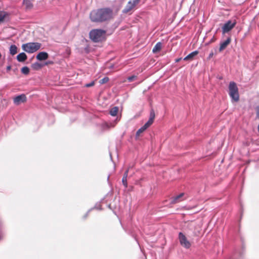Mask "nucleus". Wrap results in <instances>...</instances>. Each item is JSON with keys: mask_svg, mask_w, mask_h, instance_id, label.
I'll return each instance as SVG.
<instances>
[{"mask_svg": "<svg viewBox=\"0 0 259 259\" xmlns=\"http://www.w3.org/2000/svg\"><path fill=\"white\" fill-rule=\"evenodd\" d=\"M95 84V81H92L90 83H87L84 85V87H87V88H90V87H93L94 86Z\"/></svg>", "mask_w": 259, "mask_h": 259, "instance_id": "obj_30", "label": "nucleus"}, {"mask_svg": "<svg viewBox=\"0 0 259 259\" xmlns=\"http://www.w3.org/2000/svg\"><path fill=\"white\" fill-rule=\"evenodd\" d=\"M118 111V107L115 106L111 109L110 110V114L111 115L114 116L117 115Z\"/></svg>", "mask_w": 259, "mask_h": 259, "instance_id": "obj_19", "label": "nucleus"}, {"mask_svg": "<svg viewBox=\"0 0 259 259\" xmlns=\"http://www.w3.org/2000/svg\"><path fill=\"white\" fill-rule=\"evenodd\" d=\"M257 116L259 118V108H258L257 111Z\"/></svg>", "mask_w": 259, "mask_h": 259, "instance_id": "obj_39", "label": "nucleus"}, {"mask_svg": "<svg viewBox=\"0 0 259 259\" xmlns=\"http://www.w3.org/2000/svg\"><path fill=\"white\" fill-rule=\"evenodd\" d=\"M27 58V56L25 53H21L17 56V60L20 62H24Z\"/></svg>", "mask_w": 259, "mask_h": 259, "instance_id": "obj_14", "label": "nucleus"}, {"mask_svg": "<svg viewBox=\"0 0 259 259\" xmlns=\"http://www.w3.org/2000/svg\"><path fill=\"white\" fill-rule=\"evenodd\" d=\"M153 121L148 119V121L142 126L145 130L148 128L152 123Z\"/></svg>", "mask_w": 259, "mask_h": 259, "instance_id": "obj_25", "label": "nucleus"}, {"mask_svg": "<svg viewBox=\"0 0 259 259\" xmlns=\"http://www.w3.org/2000/svg\"><path fill=\"white\" fill-rule=\"evenodd\" d=\"M90 210H89V211L86 213V214L84 215V217H84V219H85V218L88 217V214H89V212H90Z\"/></svg>", "mask_w": 259, "mask_h": 259, "instance_id": "obj_36", "label": "nucleus"}, {"mask_svg": "<svg viewBox=\"0 0 259 259\" xmlns=\"http://www.w3.org/2000/svg\"><path fill=\"white\" fill-rule=\"evenodd\" d=\"M95 208L98 209H101V206L100 205H99V207H97V206H95Z\"/></svg>", "mask_w": 259, "mask_h": 259, "instance_id": "obj_37", "label": "nucleus"}, {"mask_svg": "<svg viewBox=\"0 0 259 259\" xmlns=\"http://www.w3.org/2000/svg\"><path fill=\"white\" fill-rule=\"evenodd\" d=\"M179 239L181 245L186 248H189L191 246L190 242L187 240L185 235L182 232L179 234Z\"/></svg>", "mask_w": 259, "mask_h": 259, "instance_id": "obj_6", "label": "nucleus"}, {"mask_svg": "<svg viewBox=\"0 0 259 259\" xmlns=\"http://www.w3.org/2000/svg\"><path fill=\"white\" fill-rule=\"evenodd\" d=\"M213 56V53L212 52H211L209 54V56H208V59H210L212 57V56Z\"/></svg>", "mask_w": 259, "mask_h": 259, "instance_id": "obj_33", "label": "nucleus"}, {"mask_svg": "<svg viewBox=\"0 0 259 259\" xmlns=\"http://www.w3.org/2000/svg\"><path fill=\"white\" fill-rule=\"evenodd\" d=\"M27 98L24 94H21L17 96L14 98V103L16 105H19L22 103H24L26 101Z\"/></svg>", "mask_w": 259, "mask_h": 259, "instance_id": "obj_9", "label": "nucleus"}, {"mask_svg": "<svg viewBox=\"0 0 259 259\" xmlns=\"http://www.w3.org/2000/svg\"><path fill=\"white\" fill-rule=\"evenodd\" d=\"M140 0H132L129 1L123 10V13H127L131 11L140 2Z\"/></svg>", "mask_w": 259, "mask_h": 259, "instance_id": "obj_7", "label": "nucleus"}, {"mask_svg": "<svg viewBox=\"0 0 259 259\" xmlns=\"http://www.w3.org/2000/svg\"><path fill=\"white\" fill-rule=\"evenodd\" d=\"M92 209H93V208H92V209H90V210H92Z\"/></svg>", "mask_w": 259, "mask_h": 259, "instance_id": "obj_41", "label": "nucleus"}, {"mask_svg": "<svg viewBox=\"0 0 259 259\" xmlns=\"http://www.w3.org/2000/svg\"><path fill=\"white\" fill-rule=\"evenodd\" d=\"M154 118H155L154 111L153 109H152L150 111V117L149 118V120L152 121L153 122Z\"/></svg>", "mask_w": 259, "mask_h": 259, "instance_id": "obj_26", "label": "nucleus"}, {"mask_svg": "<svg viewBox=\"0 0 259 259\" xmlns=\"http://www.w3.org/2000/svg\"><path fill=\"white\" fill-rule=\"evenodd\" d=\"M17 53V47L15 45H12L10 47V53L14 55Z\"/></svg>", "mask_w": 259, "mask_h": 259, "instance_id": "obj_18", "label": "nucleus"}, {"mask_svg": "<svg viewBox=\"0 0 259 259\" xmlns=\"http://www.w3.org/2000/svg\"><path fill=\"white\" fill-rule=\"evenodd\" d=\"M106 31L100 29L92 30L89 33L90 38L95 42H98L102 41L105 38Z\"/></svg>", "mask_w": 259, "mask_h": 259, "instance_id": "obj_2", "label": "nucleus"}, {"mask_svg": "<svg viewBox=\"0 0 259 259\" xmlns=\"http://www.w3.org/2000/svg\"><path fill=\"white\" fill-rule=\"evenodd\" d=\"M136 78H137L136 76L132 75V76H128L127 79V80L129 82H132Z\"/></svg>", "mask_w": 259, "mask_h": 259, "instance_id": "obj_29", "label": "nucleus"}, {"mask_svg": "<svg viewBox=\"0 0 259 259\" xmlns=\"http://www.w3.org/2000/svg\"><path fill=\"white\" fill-rule=\"evenodd\" d=\"M198 54V52L197 51H194L190 54H189L188 55H187L186 57H185L183 60L185 61L191 60L196 55H197Z\"/></svg>", "mask_w": 259, "mask_h": 259, "instance_id": "obj_15", "label": "nucleus"}, {"mask_svg": "<svg viewBox=\"0 0 259 259\" xmlns=\"http://www.w3.org/2000/svg\"><path fill=\"white\" fill-rule=\"evenodd\" d=\"M21 72L24 74L27 75L29 73V69L28 67H23L21 69Z\"/></svg>", "mask_w": 259, "mask_h": 259, "instance_id": "obj_22", "label": "nucleus"}, {"mask_svg": "<svg viewBox=\"0 0 259 259\" xmlns=\"http://www.w3.org/2000/svg\"><path fill=\"white\" fill-rule=\"evenodd\" d=\"M153 121L148 119V121L142 126L145 130L148 128L152 123Z\"/></svg>", "mask_w": 259, "mask_h": 259, "instance_id": "obj_24", "label": "nucleus"}, {"mask_svg": "<svg viewBox=\"0 0 259 259\" xmlns=\"http://www.w3.org/2000/svg\"><path fill=\"white\" fill-rule=\"evenodd\" d=\"M23 5L26 10H31L33 8V4L30 0H23Z\"/></svg>", "mask_w": 259, "mask_h": 259, "instance_id": "obj_13", "label": "nucleus"}, {"mask_svg": "<svg viewBox=\"0 0 259 259\" xmlns=\"http://www.w3.org/2000/svg\"><path fill=\"white\" fill-rule=\"evenodd\" d=\"M128 169H127L124 173L123 178L127 179L128 176Z\"/></svg>", "mask_w": 259, "mask_h": 259, "instance_id": "obj_32", "label": "nucleus"}, {"mask_svg": "<svg viewBox=\"0 0 259 259\" xmlns=\"http://www.w3.org/2000/svg\"><path fill=\"white\" fill-rule=\"evenodd\" d=\"M244 250V245H242L241 248L235 249L230 259H241L243 256Z\"/></svg>", "mask_w": 259, "mask_h": 259, "instance_id": "obj_8", "label": "nucleus"}, {"mask_svg": "<svg viewBox=\"0 0 259 259\" xmlns=\"http://www.w3.org/2000/svg\"><path fill=\"white\" fill-rule=\"evenodd\" d=\"M162 48V44L160 42H158L156 43V44L155 45L154 48L152 50V52L153 53H156L159 51H160Z\"/></svg>", "mask_w": 259, "mask_h": 259, "instance_id": "obj_16", "label": "nucleus"}, {"mask_svg": "<svg viewBox=\"0 0 259 259\" xmlns=\"http://www.w3.org/2000/svg\"><path fill=\"white\" fill-rule=\"evenodd\" d=\"M8 16V13L5 11L0 12V24L5 21V18Z\"/></svg>", "mask_w": 259, "mask_h": 259, "instance_id": "obj_17", "label": "nucleus"}, {"mask_svg": "<svg viewBox=\"0 0 259 259\" xmlns=\"http://www.w3.org/2000/svg\"><path fill=\"white\" fill-rule=\"evenodd\" d=\"M36 58L39 61H44L49 58V54L47 52H41L37 55Z\"/></svg>", "mask_w": 259, "mask_h": 259, "instance_id": "obj_10", "label": "nucleus"}, {"mask_svg": "<svg viewBox=\"0 0 259 259\" xmlns=\"http://www.w3.org/2000/svg\"><path fill=\"white\" fill-rule=\"evenodd\" d=\"M184 193H182L180 194L179 195L173 197L171 199V203L175 204V203H178V202L182 201L183 200V199L182 198L184 196Z\"/></svg>", "mask_w": 259, "mask_h": 259, "instance_id": "obj_11", "label": "nucleus"}, {"mask_svg": "<svg viewBox=\"0 0 259 259\" xmlns=\"http://www.w3.org/2000/svg\"><path fill=\"white\" fill-rule=\"evenodd\" d=\"M229 95L232 100L237 102L239 100L238 89L236 83L234 81H231L229 85Z\"/></svg>", "mask_w": 259, "mask_h": 259, "instance_id": "obj_3", "label": "nucleus"}, {"mask_svg": "<svg viewBox=\"0 0 259 259\" xmlns=\"http://www.w3.org/2000/svg\"><path fill=\"white\" fill-rule=\"evenodd\" d=\"M109 79L108 77H105L99 80V83L101 84H103L104 83L107 82L109 81Z\"/></svg>", "mask_w": 259, "mask_h": 259, "instance_id": "obj_27", "label": "nucleus"}, {"mask_svg": "<svg viewBox=\"0 0 259 259\" xmlns=\"http://www.w3.org/2000/svg\"><path fill=\"white\" fill-rule=\"evenodd\" d=\"M231 38L228 37L225 41L221 42L220 44V47L219 48V52H222L223 50H224L227 46L231 42Z\"/></svg>", "mask_w": 259, "mask_h": 259, "instance_id": "obj_12", "label": "nucleus"}, {"mask_svg": "<svg viewBox=\"0 0 259 259\" xmlns=\"http://www.w3.org/2000/svg\"><path fill=\"white\" fill-rule=\"evenodd\" d=\"M42 67V65L38 62H35L32 65V67L33 68V69L35 70H38L40 69Z\"/></svg>", "mask_w": 259, "mask_h": 259, "instance_id": "obj_21", "label": "nucleus"}, {"mask_svg": "<svg viewBox=\"0 0 259 259\" xmlns=\"http://www.w3.org/2000/svg\"><path fill=\"white\" fill-rule=\"evenodd\" d=\"M153 121L148 119V121L142 126L145 130L148 128L152 123Z\"/></svg>", "mask_w": 259, "mask_h": 259, "instance_id": "obj_23", "label": "nucleus"}, {"mask_svg": "<svg viewBox=\"0 0 259 259\" xmlns=\"http://www.w3.org/2000/svg\"><path fill=\"white\" fill-rule=\"evenodd\" d=\"M92 209H93V208H92V209H90V210H92Z\"/></svg>", "mask_w": 259, "mask_h": 259, "instance_id": "obj_42", "label": "nucleus"}, {"mask_svg": "<svg viewBox=\"0 0 259 259\" xmlns=\"http://www.w3.org/2000/svg\"><path fill=\"white\" fill-rule=\"evenodd\" d=\"M236 22L235 20H228L227 21L222 27V33L225 34L230 31L236 25Z\"/></svg>", "mask_w": 259, "mask_h": 259, "instance_id": "obj_5", "label": "nucleus"}, {"mask_svg": "<svg viewBox=\"0 0 259 259\" xmlns=\"http://www.w3.org/2000/svg\"><path fill=\"white\" fill-rule=\"evenodd\" d=\"M11 66H7V71L10 70L11 69Z\"/></svg>", "mask_w": 259, "mask_h": 259, "instance_id": "obj_38", "label": "nucleus"}, {"mask_svg": "<svg viewBox=\"0 0 259 259\" xmlns=\"http://www.w3.org/2000/svg\"><path fill=\"white\" fill-rule=\"evenodd\" d=\"M122 182L123 185L125 188L127 187V179L123 178L122 179Z\"/></svg>", "mask_w": 259, "mask_h": 259, "instance_id": "obj_31", "label": "nucleus"}, {"mask_svg": "<svg viewBox=\"0 0 259 259\" xmlns=\"http://www.w3.org/2000/svg\"><path fill=\"white\" fill-rule=\"evenodd\" d=\"M257 130H258V132H259V124H258V126H257Z\"/></svg>", "mask_w": 259, "mask_h": 259, "instance_id": "obj_40", "label": "nucleus"}, {"mask_svg": "<svg viewBox=\"0 0 259 259\" xmlns=\"http://www.w3.org/2000/svg\"><path fill=\"white\" fill-rule=\"evenodd\" d=\"M41 47V44L38 42H28L23 44L22 49L29 53H33L38 50Z\"/></svg>", "mask_w": 259, "mask_h": 259, "instance_id": "obj_4", "label": "nucleus"}, {"mask_svg": "<svg viewBox=\"0 0 259 259\" xmlns=\"http://www.w3.org/2000/svg\"><path fill=\"white\" fill-rule=\"evenodd\" d=\"M145 130L142 126L140 128H139L137 133H136V137L139 136L141 133L144 132Z\"/></svg>", "mask_w": 259, "mask_h": 259, "instance_id": "obj_28", "label": "nucleus"}, {"mask_svg": "<svg viewBox=\"0 0 259 259\" xmlns=\"http://www.w3.org/2000/svg\"><path fill=\"white\" fill-rule=\"evenodd\" d=\"M53 63V62L52 61H48V62H46L45 63V65H48L49 64H52Z\"/></svg>", "mask_w": 259, "mask_h": 259, "instance_id": "obj_34", "label": "nucleus"}, {"mask_svg": "<svg viewBox=\"0 0 259 259\" xmlns=\"http://www.w3.org/2000/svg\"><path fill=\"white\" fill-rule=\"evenodd\" d=\"M114 126V124L111 123H105L102 125V128L104 130L109 129L110 128L113 127Z\"/></svg>", "mask_w": 259, "mask_h": 259, "instance_id": "obj_20", "label": "nucleus"}, {"mask_svg": "<svg viewBox=\"0 0 259 259\" xmlns=\"http://www.w3.org/2000/svg\"><path fill=\"white\" fill-rule=\"evenodd\" d=\"M182 60V58H177L176 59L175 62L176 63L180 62Z\"/></svg>", "mask_w": 259, "mask_h": 259, "instance_id": "obj_35", "label": "nucleus"}, {"mask_svg": "<svg viewBox=\"0 0 259 259\" xmlns=\"http://www.w3.org/2000/svg\"><path fill=\"white\" fill-rule=\"evenodd\" d=\"M112 10L109 8L99 9L92 11L90 17L93 22H103L109 20L112 16Z\"/></svg>", "mask_w": 259, "mask_h": 259, "instance_id": "obj_1", "label": "nucleus"}]
</instances>
